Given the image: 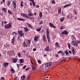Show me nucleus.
<instances>
[{"label": "nucleus", "instance_id": "1", "mask_svg": "<svg viewBox=\"0 0 80 80\" xmlns=\"http://www.w3.org/2000/svg\"><path fill=\"white\" fill-rule=\"evenodd\" d=\"M49 30L48 29H46V35L47 38L48 39V42L49 43H50V37H49Z\"/></svg>", "mask_w": 80, "mask_h": 80}, {"label": "nucleus", "instance_id": "2", "mask_svg": "<svg viewBox=\"0 0 80 80\" xmlns=\"http://www.w3.org/2000/svg\"><path fill=\"white\" fill-rule=\"evenodd\" d=\"M12 25V23L10 22L7 24H6L5 26V27L6 28H11Z\"/></svg>", "mask_w": 80, "mask_h": 80}, {"label": "nucleus", "instance_id": "3", "mask_svg": "<svg viewBox=\"0 0 80 80\" xmlns=\"http://www.w3.org/2000/svg\"><path fill=\"white\" fill-rule=\"evenodd\" d=\"M72 44L74 46H77L78 45V44H77V42L75 41H73L72 42Z\"/></svg>", "mask_w": 80, "mask_h": 80}, {"label": "nucleus", "instance_id": "4", "mask_svg": "<svg viewBox=\"0 0 80 80\" xmlns=\"http://www.w3.org/2000/svg\"><path fill=\"white\" fill-rule=\"evenodd\" d=\"M52 65V62H49L46 64V65H45V67H50V66H51Z\"/></svg>", "mask_w": 80, "mask_h": 80}, {"label": "nucleus", "instance_id": "5", "mask_svg": "<svg viewBox=\"0 0 80 80\" xmlns=\"http://www.w3.org/2000/svg\"><path fill=\"white\" fill-rule=\"evenodd\" d=\"M12 4L14 5V7L15 8H17V4H16V2L13 1L12 2Z\"/></svg>", "mask_w": 80, "mask_h": 80}, {"label": "nucleus", "instance_id": "6", "mask_svg": "<svg viewBox=\"0 0 80 80\" xmlns=\"http://www.w3.org/2000/svg\"><path fill=\"white\" fill-rule=\"evenodd\" d=\"M62 35H68V31H65L62 32Z\"/></svg>", "mask_w": 80, "mask_h": 80}, {"label": "nucleus", "instance_id": "7", "mask_svg": "<svg viewBox=\"0 0 80 80\" xmlns=\"http://www.w3.org/2000/svg\"><path fill=\"white\" fill-rule=\"evenodd\" d=\"M21 15L22 16V17H26V18H29V17L28 16V15H26V14L24 13H22Z\"/></svg>", "mask_w": 80, "mask_h": 80}, {"label": "nucleus", "instance_id": "8", "mask_svg": "<svg viewBox=\"0 0 80 80\" xmlns=\"http://www.w3.org/2000/svg\"><path fill=\"white\" fill-rule=\"evenodd\" d=\"M49 25L50 26V27H53L54 28H56V27L52 23H49Z\"/></svg>", "mask_w": 80, "mask_h": 80}, {"label": "nucleus", "instance_id": "9", "mask_svg": "<svg viewBox=\"0 0 80 80\" xmlns=\"http://www.w3.org/2000/svg\"><path fill=\"white\" fill-rule=\"evenodd\" d=\"M32 68L33 70H35L37 69V67L35 66H32Z\"/></svg>", "mask_w": 80, "mask_h": 80}, {"label": "nucleus", "instance_id": "10", "mask_svg": "<svg viewBox=\"0 0 80 80\" xmlns=\"http://www.w3.org/2000/svg\"><path fill=\"white\" fill-rule=\"evenodd\" d=\"M39 38V37L38 36H36L34 38V41H37L38 40V39Z\"/></svg>", "mask_w": 80, "mask_h": 80}, {"label": "nucleus", "instance_id": "11", "mask_svg": "<svg viewBox=\"0 0 80 80\" xmlns=\"http://www.w3.org/2000/svg\"><path fill=\"white\" fill-rule=\"evenodd\" d=\"M11 71L12 73H15V70H14L13 68H11Z\"/></svg>", "mask_w": 80, "mask_h": 80}, {"label": "nucleus", "instance_id": "12", "mask_svg": "<svg viewBox=\"0 0 80 80\" xmlns=\"http://www.w3.org/2000/svg\"><path fill=\"white\" fill-rule=\"evenodd\" d=\"M49 47L48 46H47L44 49L45 51H47V52H48V51H49Z\"/></svg>", "mask_w": 80, "mask_h": 80}, {"label": "nucleus", "instance_id": "13", "mask_svg": "<svg viewBox=\"0 0 80 80\" xmlns=\"http://www.w3.org/2000/svg\"><path fill=\"white\" fill-rule=\"evenodd\" d=\"M24 29L26 32H27L28 31V28L27 27L24 28Z\"/></svg>", "mask_w": 80, "mask_h": 80}, {"label": "nucleus", "instance_id": "14", "mask_svg": "<svg viewBox=\"0 0 80 80\" xmlns=\"http://www.w3.org/2000/svg\"><path fill=\"white\" fill-rule=\"evenodd\" d=\"M43 40L44 42H46V36L45 35H43Z\"/></svg>", "mask_w": 80, "mask_h": 80}, {"label": "nucleus", "instance_id": "15", "mask_svg": "<svg viewBox=\"0 0 80 80\" xmlns=\"http://www.w3.org/2000/svg\"><path fill=\"white\" fill-rule=\"evenodd\" d=\"M71 4H69L67 5H66L64 6V8H66V7H69V6H70L71 5Z\"/></svg>", "mask_w": 80, "mask_h": 80}, {"label": "nucleus", "instance_id": "16", "mask_svg": "<svg viewBox=\"0 0 80 80\" xmlns=\"http://www.w3.org/2000/svg\"><path fill=\"white\" fill-rule=\"evenodd\" d=\"M27 25L28 26V27H30V28H33V27H32V26L30 24L28 23H27Z\"/></svg>", "mask_w": 80, "mask_h": 80}, {"label": "nucleus", "instance_id": "17", "mask_svg": "<svg viewBox=\"0 0 80 80\" xmlns=\"http://www.w3.org/2000/svg\"><path fill=\"white\" fill-rule=\"evenodd\" d=\"M17 20H19L20 21H25L24 19H22V18L21 19L20 18H18Z\"/></svg>", "mask_w": 80, "mask_h": 80}, {"label": "nucleus", "instance_id": "18", "mask_svg": "<svg viewBox=\"0 0 80 80\" xmlns=\"http://www.w3.org/2000/svg\"><path fill=\"white\" fill-rule=\"evenodd\" d=\"M23 46L24 47H27V44H26V43L25 42H23Z\"/></svg>", "mask_w": 80, "mask_h": 80}, {"label": "nucleus", "instance_id": "19", "mask_svg": "<svg viewBox=\"0 0 80 80\" xmlns=\"http://www.w3.org/2000/svg\"><path fill=\"white\" fill-rule=\"evenodd\" d=\"M15 40V37H13V38H12V44H14V41Z\"/></svg>", "mask_w": 80, "mask_h": 80}, {"label": "nucleus", "instance_id": "20", "mask_svg": "<svg viewBox=\"0 0 80 80\" xmlns=\"http://www.w3.org/2000/svg\"><path fill=\"white\" fill-rule=\"evenodd\" d=\"M8 63L7 62L4 63V67H7L8 66Z\"/></svg>", "mask_w": 80, "mask_h": 80}, {"label": "nucleus", "instance_id": "21", "mask_svg": "<svg viewBox=\"0 0 80 80\" xmlns=\"http://www.w3.org/2000/svg\"><path fill=\"white\" fill-rule=\"evenodd\" d=\"M21 78L22 80H25V76L23 75L21 77Z\"/></svg>", "mask_w": 80, "mask_h": 80}, {"label": "nucleus", "instance_id": "22", "mask_svg": "<svg viewBox=\"0 0 80 80\" xmlns=\"http://www.w3.org/2000/svg\"><path fill=\"white\" fill-rule=\"evenodd\" d=\"M2 10H3V11H4V12H7V8H2Z\"/></svg>", "mask_w": 80, "mask_h": 80}, {"label": "nucleus", "instance_id": "23", "mask_svg": "<svg viewBox=\"0 0 80 80\" xmlns=\"http://www.w3.org/2000/svg\"><path fill=\"white\" fill-rule=\"evenodd\" d=\"M28 42L27 43V44H28V45H29L30 43V42H31V40H27Z\"/></svg>", "mask_w": 80, "mask_h": 80}, {"label": "nucleus", "instance_id": "24", "mask_svg": "<svg viewBox=\"0 0 80 80\" xmlns=\"http://www.w3.org/2000/svg\"><path fill=\"white\" fill-rule=\"evenodd\" d=\"M28 15L29 17H31V16H33V14H32V13H29L28 14Z\"/></svg>", "mask_w": 80, "mask_h": 80}, {"label": "nucleus", "instance_id": "25", "mask_svg": "<svg viewBox=\"0 0 80 80\" xmlns=\"http://www.w3.org/2000/svg\"><path fill=\"white\" fill-rule=\"evenodd\" d=\"M58 13H62V11H61V8H59V10L58 11Z\"/></svg>", "mask_w": 80, "mask_h": 80}, {"label": "nucleus", "instance_id": "26", "mask_svg": "<svg viewBox=\"0 0 80 80\" xmlns=\"http://www.w3.org/2000/svg\"><path fill=\"white\" fill-rule=\"evenodd\" d=\"M64 19H65V18L63 17L62 18H61L60 19L61 22H63V20H64Z\"/></svg>", "mask_w": 80, "mask_h": 80}, {"label": "nucleus", "instance_id": "27", "mask_svg": "<svg viewBox=\"0 0 80 80\" xmlns=\"http://www.w3.org/2000/svg\"><path fill=\"white\" fill-rule=\"evenodd\" d=\"M12 62H14V63H16V62H17V60L16 59H14L12 60Z\"/></svg>", "mask_w": 80, "mask_h": 80}, {"label": "nucleus", "instance_id": "28", "mask_svg": "<svg viewBox=\"0 0 80 80\" xmlns=\"http://www.w3.org/2000/svg\"><path fill=\"white\" fill-rule=\"evenodd\" d=\"M19 60H20V63H22V62H23V59H19Z\"/></svg>", "mask_w": 80, "mask_h": 80}, {"label": "nucleus", "instance_id": "29", "mask_svg": "<svg viewBox=\"0 0 80 80\" xmlns=\"http://www.w3.org/2000/svg\"><path fill=\"white\" fill-rule=\"evenodd\" d=\"M40 17H41V18H42V12H40L39 13V15Z\"/></svg>", "mask_w": 80, "mask_h": 80}, {"label": "nucleus", "instance_id": "30", "mask_svg": "<svg viewBox=\"0 0 80 80\" xmlns=\"http://www.w3.org/2000/svg\"><path fill=\"white\" fill-rule=\"evenodd\" d=\"M72 52L73 54H75V49H73L72 50Z\"/></svg>", "mask_w": 80, "mask_h": 80}, {"label": "nucleus", "instance_id": "31", "mask_svg": "<svg viewBox=\"0 0 80 80\" xmlns=\"http://www.w3.org/2000/svg\"><path fill=\"white\" fill-rule=\"evenodd\" d=\"M19 36H21V37H22V36H23L24 35V33L22 32L21 34H19Z\"/></svg>", "mask_w": 80, "mask_h": 80}, {"label": "nucleus", "instance_id": "32", "mask_svg": "<svg viewBox=\"0 0 80 80\" xmlns=\"http://www.w3.org/2000/svg\"><path fill=\"white\" fill-rule=\"evenodd\" d=\"M65 53L66 54V55H68V54H69V53H68V52L67 51H65Z\"/></svg>", "mask_w": 80, "mask_h": 80}, {"label": "nucleus", "instance_id": "33", "mask_svg": "<svg viewBox=\"0 0 80 80\" xmlns=\"http://www.w3.org/2000/svg\"><path fill=\"white\" fill-rule=\"evenodd\" d=\"M8 12L9 14H12V11L10 10H8Z\"/></svg>", "mask_w": 80, "mask_h": 80}, {"label": "nucleus", "instance_id": "34", "mask_svg": "<svg viewBox=\"0 0 80 80\" xmlns=\"http://www.w3.org/2000/svg\"><path fill=\"white\" fill-rule=\"evenodd\" d=\"M73 11L74 12L75 14V15H77V11H76L75 9H74Z\"/></svg>", "mask_w": 80, "mask_h": 80}, {"label": "nucleus", "instance_id": "35", "mask_svg": "<svg viewBox=\"0 0 80 80\" xmlns=\"http://www.w3.org/2000/svg\"><path fill=\"white\" fill-rule=\"evenodd\" d=\"M55 45L57 46V47H58L59 46V44H58V42H56L55 43Z\"/></svg>", "mask_w": 80, "mask_h": 80}, {"label": "nucleus", "instance_id": "36", "mask_svg": "<svg viewBox=\"0 0 80 80\" xmlns=\"http://www.w3.org/2000/svg\"><path fill=\"white\" fill-rule=\"evenodd\" d=\"M72 40H76V39L75 38V36H72Z\"/></svg>", "mask_w": 80, "mask_h": 80}, {"label": "nucleus", "instance_id": "37", "mask_svg": "<svg viewBox=\"0 0 80 80\" xmlns=\"http://www.w3.org/2000/svg\"><path fill=\"white\" fill-rule=\"evenodd\" d=\"M18 32L19 33V34H20L21 33H23V31H19Z\"/></svg>", "mask_w": 80, "mask_h": 80}, {"label": "nucleus", "instance_id": "38", "mask_svg": "<svg viewBox=\"0 0 80 80\" xmlns=\"http://www.w3.org/2000/svg\"><path fill=\"white\" fill-rule=\"evenodd\" d=\"M23 1H22L21 2V7H23Z\"/></svg>", "mask_w": 80, "mask_h": 80}, {"label": "nucleus", "instance_id": "39", "mask_svg": "<svg viewBox=\"0 0 80 80\" xmlns=\"http://www.w3.org/2000/svg\"><path fill=\"white\" fill-rule=\"evenodd\" d=\"M13 35L15 36V35H17V33L15 32H13Z\"/></svg>", "mask_w": 80, "mask_h": 80}, {"label": "nucleus", "instance_id": "40", "mask_svg": "<svg viewBox=\"0 0 80 80\" xmlns=\"http://www.w3.org/2000/svg\"><path fill=\"white\" fill-rule=\"evenodd\" d=\"M64 28H65V27H64V26H61V30H63V29H64Z\"/></svg>", "mask_w": 80, "mask_h": 80}, {"label": "nucleus", "instance_id": "41", "mask_svg": "<svg viewBox=\"0 0 80 80\" xmlns=\"http://www.w3.org/2000/svg\"><path fill=\"white\" fill-rule=\"evenodd\" d=\"M38 63H40V64H41L42 63V62H41L40 60H38Z\"/></svg>", "mask_w": 80, "mask_h": 80}, {"label": "nucleus", "instance_id": "42", "mask_svg": "<svg viewBox=\"0 0 80 80\" xmlns=\"http://www.w3.org/2000/svg\"><path fill=\"white\" fill-rule=\"evenodd\" d=\"M31 63H32V66H35V63H33L32 62V61H31Z\"/></svg>", "mask_w": 80, "mask_h": 80}, {"label": "nucleus", "instance_id": "43", "mask_svg": "<svg viewBox=\"0 0 80 80\" xmlns=\"http://www.w3.org/2000/svg\"><path fill=\"white\" fill-rule=\"evenodd\" d=\"M41 29H42V28H41L38 29H37V31H38V32H40V30H41Z\"/></svg>", "mask_w": 80, "mask_h": 80}, {"label": "nucleus", "instance_id": "44", "mask_svg": "<svg viewBox=\"0 0 80 80\" xmlns=\"http://www.w3.org/2000/svg\"><path fill=\"white\" fill-rule=\"evenodd\" d=\"M70 46H71L70 44L69 43L68 44V47L69 49H70Z\"/></svg>", "mask_w": 80, "mask_h": 80}, {"label": "nucleus", "instance_id": "45", "mask_svg": "<svg viewBox=\"0 0 80 80\" xmlns=\"http://www.w3.org/2000/svg\"><path fill=\"white\" fill-rule=\"evenodd\" d=\"M32 3L33 6L34 7H35V2L34 1L33 2H32Z\"/></svg>", "mask_w": 80, "mask_h": 80}, {"label": "nucleus", "instance_id": "46", "mask_svg": "<svg viewBox=\"0 0 80 80\" xmlns=\"http://www.w3.org/2000/svg\"><path fill=\"white\" fill-rule=\"evenodd\" d=\"M42 23H43V22L40 21V22L39 24H40V25H42Z\"/></svg>", "mask_w": 80, "mask_h": 80}, {"label": "nucleus", "instance_id": "47", "mask_svg": "<svg viewBox=\"0 0 80 80\" xmlns=\"http://www.w3.org/2000/svg\"><path fill=\"white\" fill-rule=\"evenodd\" d=\"M18 57H20L21 56V54H20V52H18Z\"/></svg>", "mask_w": 80, "mask_h": 80}, {"label": "nucleus", "instance_id": "48", "mask_svg": "<svg viewBox=\"0 0 80 80\" xmlns=\"http://www.w3.org/2000/svg\"><path fill=\"white\" fill-rule=\"evenodd\" d=\"M62 15L63 16H65V13H63V12H62Z\"/></svg>", "mask_w": 80, "mask_h": 80}, {"label": "nucleus", "instance_id": "49", "mask_svg": "<svg viewBox=\"0 0 80 80\" xmlns=\"http://www.w3.org/2000/svg\"><path fill=\"white\" fill-rule=\"evenodd\" d=\"M30 69V68H28L26 69H25L26 71H27V70H28Z\"/></svg>", "mask_w": 80, "mask_h": 80}, {"label": "nucleus", "instance_id": "50", "mask_svg": "<svg viewBox=\"0 0 80 80\" xmlns=\"http://www.w3.org/2000/svg\"><path fill=\"white\" fill-rule=\"evenodd\" d=\"M4 77H2L1 78V80H4Z\"/></svg>", "mask_w": 80, "mask_h": 80}, {"label": "nucleus", "instance_id": "51", "mask_svg": "<svg viewBox=\"0 0 80 80\" xmlns=\"http://www.w3.org/2000/svg\"><path fill=\"white\" fill-rule=\"evenodd\" d=\"M52 3H54V4H55V1H54V0L52 1Z\"/></svg>", "mask_w": 80, "mask_h": 80}, {"label": "nucleus", "instance_id": "52", "mask_svg": "<svg viewBox=\"0 0 80 80\" xmlns=\"http://www.w3.org/2000/svg\"><path fill=\"white\" fill-rule=\"evenodd\" d=\"M36 50H37V49L36 48H34L33 49V51H36Z\"/></svg>", "mask_w": 80, "mask_h": 80}, {"label": "nucleus", "instance_id": "53", "mask_svg": "<svg viewBox=\"0 0 80 80\" xmlns=\"http://www.w3.org/2000/svg\"><path fill=\"white\" fill-rule=\"evenodd\" d=\"M10 1L8 2V6L10 5Z\"/></svg>", "mask_w": 80, "mask_h": 80}, {"label": "nucleus", "instance_id": "54", "mask_svg": "<svg viewBox=\"0 0 80 80\" xmlns=\"http://www.w3.org/2000/svg\"><path fill=\"white\" fill-rule=\"evenodd\" d=\"M62 56H64V55H65V53H62Z\"/></svg>", "mask_w": 80, "mask_h": 80}, {"label": "nucleus", "instance_id": "55", "mask_svg": "<svg viewBox=\"0 0 80 80\" xmlns=\"http://www.w3.org/2000/svg\"><path fill=\"white\" fill-rule=\"evenodd\" d=\"M26 65L24 66L23 67V69H25V68H26Z\"/></svg>", "mask_w": 80, "mask_h": 80}, {"label": "nucleus", "instance_id": "56", "mask_svg": "<svg viewBox=\"0 0 80 80\" xmlns=\"http://www.w3.org/2000/svg\"><path fill=\"white\" fill-rule=\"evenodd\" d=\"M69 53H70V54H72V51H69Z\"/></svg>", "mask_w": 80, "mask_h": 80}, {"label": "nucleus", "instance_id": "57", "mask_svg": "<svg viewBox=\"0 0 80 80\" xmlns=\"http://www.w3.org/2000/svg\"><path fill=\"white\" fill-rule=\"evenodd\" d=\"M36 8H39V5H37V6H36Z\"/></svg>", "mask_w": 80, "mask_h": 80}, {"label": "nucleus", "instance_id": "58", "mask_svg": "<svg viewBox=\"0 0 80 80\" xmlns=\"http://www.w3.org/2000/svg\"><path fill=\"white\" fill-rule=\"evenodd\" d=\"M3 23H4V22H2V25H3Z\"/></svg>", "mask_w": 80, "mask_h": 80}, {"label": "nucleus", "instance_id": "59", "mask_svg": "<svg viewBox=\"0 0 80 80\" xmlns=\"http://www.w3.org/2000/svg\"><path fill=\"white\" fill-rule=\"evenodd\" d=\"M30 1H31V2H34V0H30Z\"/></svg>", "mask_w": 80, "mask_h": 80}, {"label": "nucleus", "instance_id": "60", "mask_svg": "<svg viewBox=\"0 0 80 80\" xmlns=\"http://www.w3.org/2000/svg\"><path fill=\"white\" fill-rule=\"evenodd\" d=\"M58 53H62V51H60Z\"/></svg>", "mask_w": 80, "mask_h": 80}, {"label": "nucleus", "instance_id": "61", "mask_svg": "<svg viewBox=\"0 0 80 80\" xmlns=\"http://www.w3.org/2000/svg\"><path fill=\"white\" fill-rule=\"evenodd\" d=\"M56 57H58V54L56 55Z\"/></svg>", "mask_w": 80, "mask_h": 80}, {"label": "nucleus", "instance_id": "62", "mask_svg": "<svg viewBox=\"0 0 80 80\" xmlns=\"http://www.w3.org/2000/svg\"><path fill=\"white\" fill-rule=\"evenodd\" d=\"M5 2V0H2V2H3V3H4Z\"/></svg>", "mask_w": 80, "mask_h": 80}, {"label": "nucleus", "instance_id": "63", "mask_svg": "<svg viewBox=\"0 0 80 80\" xmlns=\"http://www.w3.org/2000/svg\"><path fill=\"white\" fill-rule=\"evenodd\" d=\"M30 5L31 6H32V4L31 3V2H30Z\"/></svg>", "mask_w": 80, "mask_h": 80}, {"label": "nucleus", "instance_id": "64", "mask_svg": "<svg viewBox=\"0 0 80 80\" xmlns=\"http://www.w3.org/2000/svg\"><path fill=\"white\" fill-rule=\"evenodd\" d=\"M37 15V12L34 13V15Z\"/></svg>", "mask_w": 80, "mask_h": 80}]
</instances>
